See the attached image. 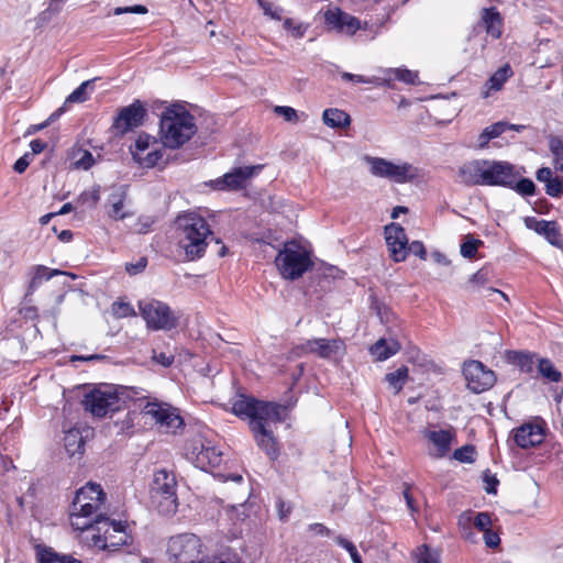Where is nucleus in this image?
<instances>
[{
    "label": "nucleus",
    "instance_id": "nucleus-25",
    "mask_svg": "<svg viewBox=\"0 0 563 563\" xmlns=\"http://www.w3.org/2000/svg\"><path fill=\"white\" fill-rule=\"evenodd\" d=\"M525 224L528 229H531L538 234L543 235L552 245L561 246L563 236L559 231L556 222L538 220L534 217H527L525 219Z\"/></svg>",
    "mask_w": 563,
    "mask_h": 563
},
{
    "label": "nucleus",
    "instance_id": "nucleus-59",
    "mask_svg": "<svg viewBox=\"0 0 563 563\" xmlns=\"http://www.w3.org/2000/svg\"><path fill=\"white\" fill-rule=\"evenodd\" d=\"M334 540L340 547L344 548L350 553L351 558L354 554L358 553L355 545L347 539L343 538L342 536L335 537Z\"/></svg>",
    "mask_w": 563,
    "mask_h": 563
},
{
    "label": "nucleus",
    "instance_id": "nucleus-60",
    "mask_svg": "<svg viewBox=\"0 0 563 563\" xmlns=\"http://www.w3.org/2000/svg\"><path fill=\"white\" fill-rule=\"evenodd\" d=\"M29 165H30V154L26 153L14 163L13 169L19 174H22L25 172V169L29 167Z\"/></svg>",
    "mask_w": 563,
    "mask_h": 563
},
{
    "label": "nucleus",
    "instance_id": "nucleus-11",
    "mask_svg": "<svg viewBox=\"0 0 563 563\" xmlns=\"http://www.w3.org/2000/svg\"><path fill=\"white\" fill-rule=\"evenodd\" d=\"M141 316L152 330H172L177 327V317L170 307L159 300H148L140 302Z\"/></svg>",
    "mask_w": 563,
    "mask_h": 563
},
{
    "label": "nucleus",
    "instance_id": "nucleus-26",
    "mask_svg": "<svg viewBox=\"0 0 563 563\" xmlns=\"http://www.w3.org/2000/svg\"><path fill=\"white\" fill-rule=\"evenodd\" d=\"M479 25L494 38H499L503 34V18L494 7L482 10Z\"/></svg>",
    "mask_w": 563,
    "mask_h": 563
},
{
    "label": "nucleus",
    "instance_id": "nucleus-42",
    "mask_svg": "<svg viewBox=\"0 0 563 563\" xmlns=\"http://www.w3.org/2000/svg\"><path fill=\"white\" fill-rule=\"evenodd\" d=\"M417 563H439V554L431 550L427 544L417 549Z\"/></svg>",
    "mask_w": 563,
    "mask_h": 563
},
{
    "label": "nucleus",
    "instance_id": "nucleus-22",
    "mask_svg": "<svg viewBox=\"0 0 563 563\" xmlns=\"http://www.w3.org/2000/svg\"><path fill=\"white\" fill-rule=\"evenodd\" d=\"M324 22L328 26L338 32L353 35L361 27V21L342 11L340 8H332L324 12Z\"/></svg>",
    "mask_w": 563,
    "mask_h": 563
},
{
    "label": "nucleus",
    "instance_id": "nucleus-17",
    "mask_svg": "<svg viewBox=\"0 0 563 563\" xmlns=\"http://www.w3.org/2000/svg\"><path fill=\"white\" fill-rule=\"evenodd\" d=\"M263 165L235 167L222 177L213 180V187L218 190H239L246 186L249 179L258 174Z\"/></svg>",
    "mask_w": 563,
    "mask_h": 563
},
{
    "label": "nucleus",
    "instance_id": "nucleus-14",
    "mask_svg": "<svg viewBox=\"0 0 563 563\" xmlns=\"http://www.w3.org/2000/svg\"><path fill=\"white\" fill-rule=\"evenodd\" d=\"M519 175L509 162L485 159L484 186L512 187Z\"/></svg>",
    "mask_w": 563,
    "mask_h": 563
},
{
    "label": "nucleus",
    "instance_id": "nucleus-20",
    "mask_svg": "<svg viewBox=\"0 0 563 563\" xmlns=\"http://www.w3.org/2000/svg\"><path fill=\"white\" fill-rule=\"evenodd\" d=\"M384 233L390 257L397 263L405 261L408 246L405 229L397 223H390L385 227Z\"/></svg>",
    "mask_w": 563,
    "mask_h": 563
},
{
    "label": "nucleus",
    "instance_id": "nucleus-12",
    "mask_svg": "<svg viewBox=\"0 0 563 563\" xmlns=\"http://www.w3.org/2000/svg\"><path fill=\"white\" fill-rule=\"evenodd\" d=\"M82 405L87 411L99 418L120 410V399L110 388L91 390L85 395Z\"/></svg>",
    "mask_w": 563,
    "mask_h": 563
},
{
    "label": "nucleus",
    "instance_id": "nucleus-5",
    "mask_svg": "<svg viewBox=\"0 0 563 563\" xmlns=\"http://www.w3.org/2000/svg\"><path fill=\"white\" fill-rule=\"evenodd\" d=\"M177 481L173 472L158 470L151 485V503L163 516H173L178 508Z\"/></svg>",
    "mask_w": 563,
    "mask_h": 563
},
{
    "label": "nucleus",
    "instance_id": "nucleus-15",
    "mask_svg": "<svg viewBox=\"0 0 563 563\" xmlns=\"http://www.w3.org/2000/svg\"><path fill=\"white\" fill-rule=\"evenodd\" d=\"M283 421L284 420L272 419L251 422L250 429L257 446L264 451L272 461H275L279 455L277 439L274 435L272 426Z\"/></svg>",
    "mask_w": 563,
    "mask_h": 563
},
{
    "label": "nucleus",
    "instance_id": "nucleus-18",
    "mask_svg": "<svg viewBox=\"0 0 563 563\" xmlns=\"http://www.w3.org/2000/svg\"><path fill=\"white\" fill-rule=\"evenodd\" d=\"M145 115L146 109L143 103L140 100H134L130 106L119 110L113 121V128L122 134L126 133L142 125Z\"/></svg>",
    "mask_w": 563,
    "mask_h": 563
},
{
    "label": "nucleus",
    "instance_id": "nucleus-36",
    "mask_svg": "<svg viewBox=\"0 0 563 563\" xmlns=\"http://www.w3.org/2000/svg\"><path fill=\"white\" fill-rule=\"evenodd\" d=\"M549 150L553 156L554 167L563 173V141L560 136L550 135L548 137Z\"/></svg>",
    "mask_w": 563,
    "mask_h": 563
},
{
    "label": "nucleus",
    "instance_id": "nucleus-57",
    "mask_svg": "<svg viewBox=\"0 0 563 563\" xmlns=\"http://www.w3.org/2000/svg\"><path fill=\"white\" fill-rule=\"evenodd\" d=\"M484 482L486 483L485 490L487 494H496L497 492V485L499 484V481L495 475H492L489 471L487 470L484 473L483 476Z\"/></svg>",
    "mask_w": 563,
    "mask_h": 563
},
{
    "label": "nucleus",
    "instance_id": "nucleus-55",
    "mask_svg": "<svg viewBox=\"0 0 563 563\" xmlns=\"http://www.w3.org/2000/svg\"><path fill=\"white\" fill-rule=\"evenodd\" d=\"M274 111L275 113L283 115L288 122H294L298 119L297 111L291 107L277 106Z\"/></svg>",
    "mask_w": 563,
    "mask_h": 563
},
{
    "label": "nucleus",
    "instance_id": "nucleus-51",
    "mask_svg": "<svg viewBox=\"0 0 563 563\" xmlns=\"http://www.w3.org/2000/svg\"><path fill=\"white\" fill-rule=\"evenodd\" d=\"M147 12V8L143 4H135L131 7H118L113 10L114 15H121L123 13L146 14Z\"/></svg>",
    "mask_w": 563,
    "mask_h": 563
},
{
    "label": "nucleus",
    "instance_id": "nucleus-35",
    "mask_svg": "<svg viewBox=\"0 0 563 563\" xmlns=\"http://www.w3.org/2000/svg\"><path fill=\"white\" fill-rule=\"evenodd\" d=\"M125 197H126L125 191L122 189L111 194L109 197V202L111 206L109 214L114 220H123L124 218L128 217V213H124L122 211L123 205L125 201Z\"/></svg>",
    "mask_w": 563,
    "mask_h": 563
},
{
    "label": "nucleus",
    "instance_id": "nucleus-21",
    "mask_svg": "<svg viewBox=\"0 0 563 563\" xmlns=\"http://www.w3.org/2000/svg\"><path fill=\"white\" fill-rule=\"evenodd\" d=\"M515 443L521 449H529L541 444L545 438L544 422H527L512 431Z\"/></svg>",
    "mask_w": 563,
    "mask_h": 563
},
{
    "label": "nucleus",
    "instance_id": "nucleus-6",
    "mask_svg": "<svg viewBox=\"0 0 563 563\" xmlns=\"http://www.w3.org/2000/svg\"><path fill=\"white\" fill-rule=\"evenodd\" d=\"M275 264L285 279L300 278L312 266L309 253L295 241L286 242L275 257Z\"/></svg>",
    "mask_w": 563,
    "mask_h": 563
},
{
    "label": "nucleus",
    "instance_id": "nucleus-58",
    "mask_svg": "<svg viewBox=\"0 0 563 563\" xmlns=\"http://www.w3.org/2000/svg\"><path fill=\"white\" fill-rule=\"evenodd\" d=\"M484 541L488 548H497L500 543V538L497 532L488 529L484 531Z\"/></svg>",
    "mask_w": 563,
    "mask_h": 563
},
{
    "label": "nucleus",
    "instance_id": "nucleus-32",
    "mask_svg": "<svg viewBox=\"0 0 563 563\" xmlns=\"http://www.w3.org/2000/svg\"><path fill=\"white\" fill-rule=\"evenodd\" d=\"M399 350L400 344L397 341H387L385 339H379L369 349L372 355H374L377 361H385L395 355Z\"/></svg>",
    "mask_w": 563,
    "mask_h": 563
},
{
    "label": "nucleus",
    "instance_id": "nucleus-7",
    "mask_svg": "<svg viewBox=\"0 0 563 563\" xmlns=\"http://www.w3.org/2000/svg\"><path fill=\"white\" fill-rule=\"evenodd\" d=\"M232 411L235 416L252 421L285 420V407L269 401L257 400L254 397L240 395L232 402Z\"/></svg>",
    "mask_w": 563,
    "mask_h": 563
},
{
    "label": "nucleus",
    "instance_id": "nucleus-30",
    "mask_svg": "<svg viewBox=\"0 0 563 563\" xmlns=\"http://www.w3.org/2000/svg\"><path fill=\"white\" fill-rule=\"evenodd\" d=\"M36 555L38 563H82L71 555L60 554L48 547H38Z\"/></svg>",
    "mask_w": 563,
    "mask_h": 563
},
{
    "label": "nucleus",
    "instance_id": "nucleus-9",
    "mask_svg": "<svg viewBox=\"0 0 563 563\" xmlns=\"http://www.w3.org/2000/svg\"><path fill=\"white\" fill-rule=\"evenodd\" d=\"M369 166V173L379 178L388 179L396 184L412 181L418 176V169L408 162L396 164L382 157L365 156Z\"/></svg>",
    "mask_w": 563,
    "mask_h": 563
},
{
    "label": "nucleus",
    "instance_id": "nucleus-4",
    "mask_svg": "<svg viewBox=\"0 0 563 563\" xmlns=\"http://www.w3.org/2000/svg\"><path fill=\"white\" fill-rule=\"evenodd\" d=\"M125 525L122 521L111 520L104 514L95 516L93 528L87 536L88 544L92 548L107 551H118L121 547L129 543L130 536L125 531Z\"/></svg>",
    "mask_w": 563,
    "mask_h": 563
},
{
    "label": "nucleus",
    "instance_id": "nucleus-8",
    "mask_svg": "<svg viewBox=\"0 0 563 563\" xmlns=\"http://www.w3.org/2000/svg\"><path fill=\"white\" fill-rule=\"evenodd\" d=\"M167 555L173 563H205L203 545L194 533H181L169 538Z\"/></svg>",
    "mask_w": 563,
    "mask_h": 563
},
{
    "label": "nucleus",
    "instance_id": "nucleus-45",
    "mask_svg": "<svg viewBox=\"0 0 563 563\" xmlns=\"http://www.w3.org/2000/svg\"><path fill=\"white\" fill-rule=\"evenodd\" d=\"M390 75H393L394 79H397L406 84H416L418 79V74L416 71L406 68L391 69Z\"/></svg>",
    "mask_w": 563,
    "mask_h": 563
},
{
    "label": "nucleus",
    "instance_id": "nucleus-53",
    "mask_svg": "<svg viewBox=\"0 0 563 563\" xmlns=\"http://www.w3.org/2000/svg\"><path fill=\"white\" fill-rule=\"evenodd\" d=\"M147 265V258L146 257H140L135 263H126L125 264V271L130 275H136L142 273Z\"/></svg>",
    "mask_w": 563,
    "mask_h": 563
},
{
    "label": "nucleus",
    "instance_id": "nucleus-40",
    "mask_svg": "<svg viewBox=\"0 0 563 563\" xmlns=\"http://www.w3.org/2000/svg\"><path fill=\"white\" fill-rule=\"evenodd\" d=\"M453 459L460 463L472 464L476 460V448L473 444H465L453 452Z\"/></svg>",
    "mask_w": 563,
    "mask_h": 563
},
{
    "label": "nucleus",
    "instance_id": "nucleus-16",
    "mask_svg": "<svg viewBox=\"0 0 563 563\" xmlns=\"http://www.w3.org/2000/svg\"><path fill=\"white\" fill-rule=\"evenodd\" d=\"M345 350L344 342L340 339H312L297 345V355L314 354L320 358H333Z\"/></svg>",
    "mask_w": 563,
    "mask_h": 563
},
{
    "label": "nucleus",
    "instance_id": "nucleus-41",
    "mask_svg": "<svg viewBox=\"0 0 563 563\" xmlns=\"http://www.w3.org/2000/svg\"><path fill=\"white\" fill-rule=\"evenodd\" d=\"M481 245H483V241L467 235L461 244V255L465 258H473Z\"/></svg>",
    "mask_w": 563,
    "mask_h": 563
},
{
    "label": "nucleus",
    "instance_id": "nucleus-49",
    "mask_svg": "<svg viewBox=\"0 0 563 563\" xmlns=\"http://www.w3.org/2000/svg\"><path fill=\"white\" fill-rule=\"evenodd\" d=\"M99 199H100L99 187H96L92 190L81 192L79 195L77 201L80 205H86L87 202H91V206H96L97 202L99 201Z\"/></svg>",
    "mask_w": 563,
    "mask_h": 563
},
{
    "label": "nucleus",
    "instance_id": "nucleus-34",
    "mask_svg": "<svg viewBox=\"0 0 563 563\" xmlns=\"http://www.w3.org/2000/svg\"><path fill=\"white\" fill-rule=\"evenodd\" d=\"M507 131V122L499 121L490 124L485 128L483 132L478 135L477 145L481 148L487 146L488 142L493 139L500 136L503 133Z\"/></svg>",
    "mask_w": 563,
    "mask_h": 563
},
{
    "label": "nucleus",
    "instance_id": "nucleus-29",
    "mask_svg": "<svg viewBox=\"0 0 563 563\" xmlns=\"http://www.w3.org/2000/svg\"><path fill=\"white\" fill-rule=\"evenodd\" d=\"M323 123L332 129H342L351 124L350 115L338 108L325 109L322 113Z\"/></svg>",
    "mask_w": 563,
    "mask_h": 563
},
{
    "label": "nucleus",
    "instance_id": "nucleus-39",
    "mask_svg": "<svg viewBox=\"0 0 563 563\" xmlns=\"http://www.w3.org/2000/svg\"><path fill=\"white\" fill-rule=\"evenodd\" d=\"M385 378L389 386L393 387L396 393H399L408 378V368L401 366L395 372L388 373Z\"/></svg>",
    "mask_w": 563,
    "mask_h": 563
},
{
    "label": "nucleus",
    "instance_id": "nucleus-27",
    "mask_svg": "<svg viewBox=\"0 0 563 563\" xmlns=\"http://www.w3.org/2000/svg\"><path fill=\"white\" fill-rule=\"evenodd\" d=\"M507 361L517 367L522 373L532 374L534 367L538 366V354L527 351H509L506 354Z\"/></svg>",
    "mask_w": 563,
    "mask_h": 563
},
{
    "label": "nucleus",
    "instance_id": "nucleus-37",
    "mask_svg": "<svg viewBox=\"0 0 563 563\" xmlns=\"http://www.w3.org/2000/svg\"><path fill=\"white\" fill-rule=\"evenodd\" d=\"M163 147L153 146L151 150L146 151L144 154L137 156L134 161L137 162L142 167L152 168L158 164V162L163 157Z\"/></svg>",
    "mask_w": 563,
    "mask_h": 563
},
{
    "label": "nucleus",
    "instance_id": "nucleus-33",
    "mask_svg": "<svg viewBox=\"0 0 563 563\" xmlns=\"http://www.w3.org/2000/svg\"><path fill=\"white\" fill-rule=\"evenodd\" d=\"M538 374L549 383H558L562 379V373L554 366L553 362L545 357L538 358Z\"/></svg>",
    "mask_w": 563,
    "mask_h": 563
},
{
    "label": "nucleus",
    "instance_id": "nucleus-47",
    "mask_svg": "<svg viewBox=\"0 0 563 563\" xmlns=\"http://www.w3.org/2000/svg\"><path fill=\"white\" fill-rule=\"evenodd\" d=\"M112 312L117 318H125L135 314L133 307L128 302H114L112 305Z\"/></svg>",
    "mask_w": 563,
    "mask_h": 563
},
{
    "label": "nucleus",
    "instance_id": "nucleus-54",
    "mask_svg": "<svg viewBox=\"0 0 563 563\" xmlns=\"http://www.w3.org/2000/svg\"><path fill=\"white\" fill-rule=\"evenodd\" d=\"M261 8L264 10L266 15H269L272 19L280 20L283 10L278 7H274L269 2H265L263 0H258Z\"/></svg>",
    "mask_w": 563,
    "mask_h": 563
},
{
    "label": "nucleus",
    "instance_id": "nucleus-50",
    "mask_svg": "<svg viewBox=\"0 0 563 563\" xmlns=\"http://www.w3.org/2000/svg\"><path fill=\"white\" fill-rule=\"evenodd\" d=\"M95 164V158L89 151H82L81 156L75 162L77 168L88 170Z\"/></svg>",
    "mask_w": 563,
    "mask_h": 563
},
{
    "label": "nucleus",
    "instance_id": "nucleus-31",
    "mask_svg": "<svg viewBox=\"0 0 563 563\" xmlns=\"http://www.w3.org/2000/svg\"><path fill=\"white\" fill-rule=\"evenodd\" d=\"M65 450L69 456L84 453L85 439L78 428H71L65 432L64 437Z\"/></svg>",
    "mask_w": 563,
    "mask_h": 563
},
{
    "label": "nucleus",
    "instance_id": "nucleus-3",
    "mask_svg": "<svg viewBox=\"0 0 563 563\" xmlns=\"http://www.w3.org/2000/svg\"><path fill=\"white\" fill-rule=\"evenodd\" d=\"M106 500L101 486L88 483L76 492L70 506V525L75 530L89 531L93 528L95 516Z\"/></svg>",
    "mask_w": 563,
    "mask_h": 563
},
{
    "label": "nucleus",
    "instance_id": "nucleus-24",
    "mask_svg": "<svg viewBox=\"0 0 563 563\" xmlns=\"http://www.w3.org/2000/svg\"><path fill=\"white\" fill-rule=\"evenodd\" d=\"M485 159H475L457 169L459 181L465 186H484Z\"/></svg>",
    "mask_w": 563,
    "mask_h": 563
},
{
    "label": "nucleus",
    "instance_id": "nucleus-28",
    "mask_svg": "<svg viewBox=\"0 0 563 563\" xmlns=\"http://www.w3.org/2000/svg\"><path fill=\"white\" fill-rule=\"evenodd\" d=\"M514 75L511 67L506 64L499 67L485 82V90L482 92L484 98H487L492 92L503 89L505 82Z\"/></svg>",
    "mask_w": 563,
    "mask_h": 563
},
{
    "label": "nucleus",
    "instance_id": "nucleus-52",
    "mask_svg": "<svg viewBox=\"0 0 563 563\" xmlns=\"http://www.w3.org/2000/svg\"><path fill=\"white\" fill-rule=\"evenodd\" d=\"M492 518L488 512H478L474 519V526L482 532L489 529Z\"/></svg>",
    "mask_w": 563,
    "mask_h": 563
},
{
    "label": "nucleus",
    "instance_id": "nucleus-46",
    "mask_svg": "<svg viewBox=\"0 0 563 563\" xmlns=\"http://www.w3.org/2000/svg\"><path fill=\"white\" fill-rule=\"evenodd\" d=\"M521 196H532L536 190L534 183L529 178H518L516 179L515 185L511 187Z\"/></svg>",
    "mask_w": 563,
    "mask_h": 563
},
{
    "label": "nucleus",
    "instance_id": "nucleus-23",
    "mask_svg": "<svg viewBox=\"0 0 563 563\" xmlns=\"http://www.w3.org/2000/svg\"><path fill=\"white\" fill-rule=\"evenodd\" d=\"M424 437L434 445V452H429V454L434 459L444 457L452 445V442L455 440V431L453 429L446 430H427L424 431Z\"/></svg>",
    "mask_w": 563,
    "mask_h": 563
},
{
    "label": "nucleus",
    "instance_id": "nucleus-62",
    "mask_svg": "<svg viewBox=\"0 0 563 563\" xmlns=\"http://www.w3.org/2000/svg\"><path fill=\"white\" fill-rule=\"evenodd\" d=\"M552 170L549 167H542L537 172V179L545 185L552 179Z\"/></svg>",
    "mask_w": 563,
    "mask_h": 563
},
{
    "label": "nucleus",
    "instance_id": "nucleus-43",
    "mask_svg": "<svg viewBox=\"0 0 563 563\" xmlns=\"http://www.w3.org/2000/svg\"><path fill=\"white\" fill-rule=\"evenodd\" d=\"M155 145H157L156 142H152L150 135H140L135 141L134 150L132 151L133 158L135 159L137 156L144 154Z\"/></svg>",
    "mask_w": 563,
    "mask_h": 563
},
{
    "label": "nucleus",
    "instance_id": "nucleus-63",
    "mask_svg": "<svg viewBox=\"0 0 563 563\" xmlns=\"http://www.w3.org/2000/svg\"><path fill=\"white\" fill-rule=\"evenodd\" d=\"M309 531L319 536H330L331 531L322 523H312L309 526Z\"/></svg>",
    "mask_w": 563,
    "mask_h": 563
},
{
    "label": "nucleus",
    "instance_id": "nucleus-19",
    "mask_svg": "<svg viewBox=\"0 0 563 563\" xmlns=\"http://www.w3.org/2000/svg\"><path fill=\"white\" fill-rule=\"evenodd\" d=\"M143 412L167 429H178L184 424L177 409L168 404L147 402Z\"/></svg>",
    "mask_w": 563,
    "mask_h": 563
},
{
    "label": "nucleus",
    "instance_id": "nucleus-1",
    "mask_svg": "<svg viewBox=\"0 0 563 563\" xmlns=\"http://www.w3.org/2000/svg\"><path fill=\"white\" fill-rule=\"evenodd\" d=\"M175 231L178 245L189 261L202 257L209 243L208 240L213 239L207 220L194 211L179 214L175 219Z\"/></svg>",
    "mask_w": 563,
    "mask_h": 563
},
{
    "label": "nucleus",
    "instance_id": "nucleus-38",
    "mask_svg": "<svg viewBox=\"0 0 563 563\" xmlns=\"http://www.w3.org/2000/svg\"><path fill=\"white\" fill-rule=\"evenodd\" d=\"M96 79H90L81 82L65 100V104L74 102H84L88 99V91L95 88Z\"/></svg>",
    "mask_w": 563,
    "mask_h": 563
},
{
    "label": "nucleus",
    "instance_id": "nucleus-48",
    "mask_svg": "<svg viewBox=\"0 0 563 563\" xmlns=\"http://www.w3.org/2000/svg\"><path fill=\"white\" fill-rule=\"evenodd\" d=\"M545 192L551 197H560L563 195V180L559 177H553L545 185Z\"/></svg>",
    "mask_w": 563,
    "mask_h": 563
},
{
    "label": "nucleus",
    "instance_id": "nucleus-56",
    "mask_svg": "<svg viewBox=\"0 0 563 563\" xmlns=\"http://www.w3.org/2000/svg\"><path fill=\"white\" fill-rule=\"evenodd\" d=\"M412 253L416 256L420 257L421 260H426L427 257V251L422 242L420 241H413L410 244L408 243L407 246V254Z\"/></svg>",
    "mask_w": 563,
    "mask_h": 563
},
{
    "label": "nucleus",
    "instance_id": "nucleus-2",
    "mask_svg": "<svg viewBox=\"0 0 563 563\" xmlns=\"http://www.w3.org/2000/svg\"><path fill=\"white\" fill-rule=\"evenodd\" d=\"M197 132L194 115L180 104L167 107L161 114L159 135L163 147L179 148Z\"/></svg>",
    "mask_w": 563,
    "mask_h": 563
},
{
    "label": "nucleus",
    "instance_id": "nucleus-64",
    "mask_svg": "<svg viewBox=\"0 0 563 563\" xmlns=\"http://www.w3.org/2000/svg\"><path fill=\"white\" fill-rule=\"evenodd\" d=\"M46 146H47L46 142H44L40 139H35V140L31 141V143H30V147L32 150L33 155L42 153L46 148Z\"/></svg>",
    "mask_w": 563,
    "mask_h": 563
},
{
    "label": "nucleus",
    "instance_id": "nucleus-61",
    "mask_svg": "<svg viewBox=\"0 0 563 563\" xmlns=\"http://www.w3.org/2000/svg\"><path fill=\"white\" fill-rule=\"evenodd\" d=\"M153 360L155 362H157L158 364H162L163 366L168 367V366L172 365V363L174 361V356L173 355H168V354L163 353V352H161L158 354H156L154 352Z\"/></svg>",
    "mask_w": 563,
    "mask_h": 563
},
{
    "label": "nucleus",
    "instance_id": "nucleus-10",
    "mask_svg": "<svg viewBox=\"0 0 563 563\" xmlns=\"http://www.w3.org/2000/svg\"><path fill=\"white\" fill-rule=\"evenodd\" d=\"M186 454L196 467L206 472L218 467L222 462L223 455L218 446L202 438L190 440L186 446Z\"/></svg>",
    "mask_w": 563,
    "mask_h": 563
},
{
    "label": "nucleus",
    "instance_id": "nucleus-13",
    "mask_svg": "<svg viewBox=\"0 0 563 563\" xmlns=\"http://www.w3.org/2000/svg\"><path fill=\"white\" fill-rule=\"evenodd\" d=\"M463 375L467 388L475 394L488 390L496 382L495 373L482 362L475 360L464 363Z\"/></svg>",
    "mask_w": 563,
    "mask_h": 563
},
{
    "label": "nucleus",
    "instance_id": "nucleus-44",
    "mask_svg": "<svg viewBox=\"0 0 563 563\" xmlns=\"http://www.w3.org/2000/svg\"><path fill=\"white\" fill-rule=\"evenodd\" d=\"M33 271H34L33 277L29 284L30 292H32L36 288H38L42 285L43 280H46V275H47V267L44 265H36L33 267Z\"/></svg>",
    "mask_w": 563,
    "mask_h": 563
}]
</instances>
